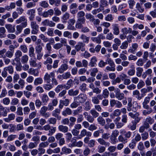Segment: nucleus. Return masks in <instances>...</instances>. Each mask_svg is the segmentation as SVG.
I'll return each instance as SVG.
<instances>
[{
    "mask_svg": "<svg viewBox=\"0 0 156 156\" xmlns=\"http://www.w3.org/2000/svg\"><path fill=\"white\" fill-rule=\"evenodd\" d=\"M128 128L132 130H134L136 129V125L132 121L128 125Z\"/></svg>",
    "mask_w": 156,
    "mask_h": 156,
    "instance_id": "27",
    "label": "nucleus"
},
{
    "mask_svg": "<svg viewBox=\"0 0 156 156\" xmlns=\"http://www.w3.org/2000/svg\"><path fill=\"white\" fill-rule=\"evenodd\" d=\"M109 94V91L107 89H104L103 90L102 95L104 98H108Z\"/></svg>",
    "mask_w": 156,
    "mask_h": 156,
    "instance_id": "45",
    "label": "nucleus"
},
{
    "mask_svg": "<svg viewBox=\"0 0 156 156\" xmlns=\"http://www.w3.org/2000/svg\"><path fill=\"white\" fill-rule=\"evenodd\" d=\"M91 72L90 75L94 77L96 75V74L98 72V70L97 68H94L91 69Z\"/></svg>",
    "mask_w": 156,
    "mask_h": 156,
    "instance_id": "52",
    "label": "nucleus"
},
{
    "mask_svg": "<svg viewBox=\"0 0 156 156\" xmlns=\"http://www.w3.org/2000/svg\"><path fill=\"white\" fill-rule=\"evenodd\" d=\"M85 13L83 11L79 12L77 14V17L78 21H81L82 23H85V19L84 17Z\"/></svg>",
    "mask_w": 156,
    "mask_h": 156,
    "instance_id": "3",
    "label": "nucleus"
},
{
    "mask_svg": "<svg viewBox=\"0 0 156 156\" xmlns=\"http://www.w3.org/2000/svg\"><path fill=\"white\" fill-rule=\"evenodd\" d=\"M138 149L140 151H143L145 147L142 142H140L137 146Z\"/></svg>",
    "mask_w": 156,
    "mask_h": 156,
    "instance_id": "58",
    "label": "nucleus"
},
{
    "mask_svg": "<svg viewBox=\"0 0 156 156\" xmlns=\"http://www.w3.org/2000/svg\"><path fill=\"white\" fill-rule=\"evenodd\" d=\"M132 100L131 99L128 100V103L127 105V110L129 112H130L131 111L135 112L136 111V108L133 107L132 108Z\"/></svg>",
    "mask_w": 156,
    "mask_h": 156,
    "instance_id": "10",
    "label": "nucleus"
},
{
    "mask_svg": "<svg viewBox=\"0 0 156 156\" xmlns=\"http://www.w3.org/2000/svg\"><path fill=\"white\" fill-rule=\"evenodd\" d=\"M30 26L32 29H39V26L36 21H32L30 23Z\"/></svg>",
    "mask_w": 156,
    "mask_h": 156,
    "instance_id": "38",
    "label": "nucleus"
},
{
    "mask_svg": "<svg viewBox=\"0 0 156 156\" xmlns=\"http://www.w3.org/2000/svg\"><path fill=\"white\" fill-rule=\"evenodd\" d=\"M5 27L9 32L14 33L15 31L14 27H12V25L11 24H6Z\"/></svg>",
    "mask_w": 156,
    "mask_h": 156,
    "instance_id": "14",
    "label": "nucleus"
},
{
    "mask_svg": "<svg viewBox=\"0 0 156 156\" xmlns=\"http://www.w3.org/2000/svg\"><path fill=\"white\" fill-rule=\"evenodd\" d=\"M105 147L102 145H99L97 148L98 151L99 153H103L105 151Z\"/></svg>",
    "mask_w": 156,
    "mask_h": 156,
    "instance_id": "32",
    "label": "nucleus"
},
{
    "mask_svg": "<svg viewBox=\"0 0 156 156\" xmlns=\"http://www.w3.org/2000/svg\"><path fill=\"white\" fill-rule=\"evenodd\" d=\"M28 60V57L26 55L23 56L21 58V62L23 64H25L27 63Z\"/></svg>",
    "mask_w": 156,
    "mask_h": 156,
    "instance_id": "36",
    "label": "nucleus"
},
{
    "mask_svg": "<svg viewBox=\"0 0 156 156\" xmlns=\"http://www.w3.org/2000/svg\"><path fill=\"white\" fill-rule=\"evenodd\" d=\"M118 139L119 142H122L124 144L128 142L127 139H126L125 137H124L122 135H120L118 136Z\"/></svg>",
    "mask_w": 156,
    "mask_h": 156,
    "instance_id": "22",
    "label": "nucleus"
},
{
    "mask_svg": "<svg viewBox=\"0 0 156 156\" xmlns=\"http://www.w3.org/2000/svg\"><path fill=\"white\" fill-rule=\"evenodd\" d=\"M136 144V142L132 139L131 142L129 144V146L130 149H133L135 147Z\"/></svg>",
    "mask_w": 156,
    "mask_h": 156,
    "instance_id": "47",
    "label": "nucleus"
},
{
    "mask_svg": "<svg viewBox=\"0 0 156 156\" xmlns=\"http://www.w3.org/2000/svg\"><path fill=\"white\" fill-rule=\"evenodd\" d=\"M43 88L45 90L49 91L52 89L53 87V84L51 83H48L44 84L43 86Z\"/></svg>",
    "mask_w": 156,
    "mask_h": 156,
    "instance_id": "21",
    "label": "nucleus"
},
{
    "mask_svg": "<svg viewBox=\"0 0 156 156\" xmlns=\"http://www.w3.org/2000/svg\"><path fill=\"white\" fill-rule=\"evenodd\" d=\"M36 5V4L32 2H28L26 5V7L27 9H30L34 7Z\"/></svg>",
    "mask_w": 156,
    "mask_h": 156,
    "instance_id": "46",
    "label": "nucleus"
},
{
    "mask_svg": "<svg viewBox=\"0 0 156 156\" xmlns=\"http://www.w3.org/2000/svg\"><path fill=\"white\" fill-rule=\"evenodd\" d=\"M3 103L6 105H8L10 103V100L9 98H5L2 100Z\"/></svg>",
    "mask_w": 156,
    "mask_h": 156,
    "instance_id": "60",
    "label": "nucleus"
},
{
    "mask_svg": "<svg viewBox=\"0 0 156 156\" xmlns=\"http://www.w3.org/2000/svg\"><path fill=\"white\" fill-rule=\"evenodd\" d=\"M62 104H63L66 106H68L69 103V100L68 99H66L64 100H60V101Z\"/></svg>",
    "mask_w": 156,
    "mask_h": 156,
    "instance_id": "50",
    "label": "nucleus"
},
{
    "mask_svg": "<svg viewBox=\"0 0 156 156\" xmlns=\"http://www.w3.org/2000/svg\"><path fill=\"white\" fill-rule=\"evenodd\" d=\"M79 90H74L72 89L69 90L68 94L70 96H75L77 95L79 93Z\"/></svg>",
    "mask_w": 156,
    "mask_h": 156,
    "instance_id": "9",
    "label": "nucleus"
},
{
    "mask_svg": "<svg viewBox=\"0 0 156 156\" xmlns=\"http://www.w3.org/2000/svg\"><path fill=\"white\" fill-rule=\"evenodd\" d=\"M128 41H125L122 43L121 45L120 46V48L122 49H126L128 47Z\"/></svg>",
    "mask_w": 156,
    "mask_h": 156,
    "instance_id": "55",
    "label": "nucleus"
},
{
    "mask_svg": "<svg viewBox=\"0 0 156 156\" xmlns=\"http://www.w3.org/2000/svg\"><path fill=\"white\" fill-rule=\"evenodd\" d=\"M28 72L31 75H33L35 76H38L39 74L38 71L37 70L31 68L29 69Z\"/></svg>",
    "mask_w": 156,
    "mask_h": 156,
    "instance_id": "17",
    "label": "nucleus"
},
{
    "mask_svg": "<svg viewBox=\"0 0 156 156\" xmlns=\"http://www.w3.org/2000/svg\"><path fill=\"white\" fill-rule=\"evenodd\" d=\"M92 101L94 104H98L99 103V101L97 96H94L92 98Z\"/></svg>",
    "mask_w": 156,
    "mask_h": 156,
    "instance_id": "56",
    "label": "nucleus"
},
{
    "mask_svg": "<svg viewBox=\"0 0 156 156\" xmlns=\"http://www.w3.org/2000/svg\"><path fill=\"white\" fill-rule=\"evenodd\" d=\"M72 113L71 110L69 108H66V109L62 112V114L64 116L71 115Z\"/></svg>",
    "mask_w": 156,
    "mask_h": 156,
    "instance_id": "20",
    "label": "nucleus"
},
{
    "mask_svg": "<svg viewBox=\"0 0 156 156\" xmlns=\"http://www.w3.org/2000/svg\"><path fill=\"white\" fill-rule=\"evenodd\" d=\"M58 129L59 131L64 133H67L68 131L67 126L63 125H60L58 126Z\"/></svg>",
    "mask_w": 156,
    "mask_h": 156,
    "instance_id": "13",
    "label": "nucleus"
},
{
    "mask_svg": "<svg viewBox=\"0 0 156 156\" xmlns=\"http://www.w3.org/2000/svg\"><path fill=\"white\" fill-rule=\"evenodd\" d=\"M23 28L24 27L22 25H17L16 26V32L15 34L17 35L21 33L23 30Z\"/></svg>",
    "mask_w": 156,
    "mask_h": 156,
    "instance_id": "25",
    "label": "nucleus"
},
{
    "mask_svg": "<svg viewBox=\"0 0 156 156\" xmlns=\"http://www.w3.org/2000/svg\"><path fill=\"white\" fill-rule=\"evenodd\" d=\"M74 98L80 104L84 103L87 99L86 94L80 93L78 96L75 97Z\"/></svg>",
    "mask_w": 156,
    "mask_h": 156,
    "instance_id": "1",
    "label": "nucleus"
},
{
    "mask_svg": "<svg viewBox=\"0 0 156 156\" xmlns=\"http://www.w3.org/2000/svg\"><path fill=\"white\" fill-rule=\"evenodd\" d=\"M80 104L74 98V101L70 105V107L72 108H76Z\"/></svg>",
    "mask_w": 156,
    "mask_h": 156,
    "instance_id": "29",
    "label": "nucleus"
},
{
    "mask_svg": "<svg viewBox=\"0 0 156 156\" xmlns=\"http://www.w3.org/2000/svg\"><path fill=\"white\" fill-rule=\"evenodd\" d=\"M87 85L85 83H83L80 87L79 89L83 92H85L86 90Z\"/></svg>",
    "mask_w": 156,
    "mask_h": 156,
    "instance_id": "63",
    "label": "nucleus"
},
{
    "mask_svg": "<svg viewBox=\"0 0 156 156\" xmlns=\"http://www.w3.org/2000/svg\"><path fill=\"white\" fill-rule=\"evenodd\" d=\"M72 150L71 149L67 148L66 147H64L62 148V152L61 153V154H70Z\"/></svg>",
    "mask_w": 156,
    "mask_h": 156,
    "instance_id": "16",
    "label": "nucleus"
},
{
    "mask_svg": "<svg viewBox=\"0 0 156 156\" xmlns=\"http://www.w3.org/2000/svg\"><path fill=\"white\" fill-rule=\"evenodd\" d=\"M68 66L67 64H62L58 70L57 72L61 74L63 73L65 71L68 69Z\"/></svg>",
    "mask_w": 156,
    "mask_h": 156,
    "instance_id": "8",
    "label": "nucleus"
},
{
    "mask_svg": "<svg viewBox=\"0 0 156 156\" xmlns=\"http://www.w3.org/2000/svg\"><path fill=\"white\" fill-rule=\"evenodd\" d=\"M34 48L32 46L29 48V54L30 57H34Z\"/></svg>",
    "mask_w": 156,
    "mask_h": 156,
    "instance_id": "43",
    "label": "nucleus"
},
{
    "mask_svg": "<svg viewBox=\"0 0 156 156\" xmlns=\"http://www.w3.org/2000/svg\"><path fill=\"white\" fill-rule=\"evenodd\" d=\"M43 80L42 79L41 77H38L36 78L34 81V84L35 85H37L41 84L42 83Z\"/></svg>",
    "mask_w": 156,
    "mask_h": 156,
    "instance_id": "26",
    "label": "nucleus"
},
{
    "mask_svg": "<svg viewBox=\"0 0 156 156\" xmlns=\"http://www.w3.org/2000/svg\"><path fill=\"white\" fill-rule=\"evenodd\" d=\"M7 115V111L6 108L2 105H0V117L2 116L5 117Z\"/></svg>",
    "mask_w": 156,
    "mask_h": 156,
    "instance_id": "7",
    "label": "nucleus"
},
{
    "mask_svg": "<svg viewBox=\"0 0 156 156\" xmlns=\"http://www.w3.org/2000/svg\"><path fill=\"white\" fill-rule=\"evenodd\" d=\"M53 30L54 29L52 28H48L46 33L47 35L49 36H53L54 35Z\"/></svg>",
    "mask_w": 156,
    "mask_h": 156,
    "instance_id": "44",
    "label": "nucleus"
},
{
    "mask_svg": "<svg viewBox=\"0 0 156 156\" xmlns=\"http://www.w3.org/2000/svg\"><path fill=\"white\" fill-rule=\"evenodd\" d=\"M128 2L129 8L131 9H133V7L136 3L135 1L134 0H129Z\"/></svg>",
    "mask_w": 156,
    "mask_h": 156,
    "instance_id": "48",
    "label": "nucleus"
},
{
    "mask_svg": "<svg viewBox=\"0 0 156 156\" xmlns=\"http://www.w3.org/2000/svg\"><path fill=\"white\" fill-rule=\"evenodd\" d=\"M49 99V98L47 94H43L41 98L42 102L43 103H47Z\"/></svg>",
    "mask_w": 156,
    "mask_h": 156,
    "instance_id": "42",
    "label": "nucleus"
},
{
    "mask_svg": "<svg viewBox=\"0 0 156 156\" xmlns=\"http://www.w3.org/2000/svg\"><path fill=\"white\" fill-rule=\"evenodd\" d=\"M40 5L42 7L45 8L48 7L49 4L46 1H43L40 2Z\"/></svg>",
    "mask_w": 156,
    "mask_h": 156,
    "instance_id": "54",
    "label": "nucleus"
},
{
    "mask_svg": "<svg viewBox=\"0 0 156 156\" xmlns=\"http://www.w3.org/2000/svg\"><path fill=\"white\" fill-rule=\"evenodd\" d=\"M113 19L112 15L111 14L108 15L105 18V20L107 21H111Z\"/></svg>",
    "mask_w": 156,
    "mask_h": 156,
    "instance_id": "64",
    "label": "nucleus"
},
{
    "mask_svg": "<svg viewBox=\"0 0 156 156\" xmlns=\"http://www.w3.org/2000/svg\"><path fill=\"white\" fill-rule=\"evenodd\" d=\"M97 62V58L95 56H94L91 58L89 65L91 67H94L96 65Z\"/></svg>",
    "mask_w": 156,
    "mask_h": 156,
    "instance_id": "11",
    "label": "nucleus"
},
{
    "mask_svg": "<svg viewBox=\"0 0 156 156\" xmlns=\"http://www.w3.org/2000/svg\"><path fill=\"white\" fill-rule=\"evenodd\" d=\"M61 110L58 108L56 109L52 113V115L54 117L57 116L60 113Z\"/></svg>",
    "mask_w": 156,
    "mask_h": 156,
    "instance_id": "53",
    "label": "nucleus"
},
{
    "mask_svg": "<svg viewBox=\"0 0 156 156\" xmlns=\"http://www.w3.org/2000/svg\"><path fill=\"white\" fill-rule=\"evenodd\" d=\"M98 124L102 126H105V119L101 116H99L97 119Z\"/></svg>",
    "mask_w": 156,
    "mask_h": 156,
    "instance_id": "18",
    "label": "nucleus"
},
{
    "mask_svg": "<svg viewBox=\"0 0 156 156\" xmlns=\"http://www.w3.org/2000/svg\"><path fill=\"white\" fill-rule=\"evenodd\" d=\"M145 121L150 124H152L154 122V119L150 116H148L145 119Z\"/></svg>",
    "mask_w": 156,
    "mask_h": 156,
    "instance_id": "59",
    "label": "nucleus"
},
{
    "mask_svg": "<svg viewBox=\"0 0 156 156\" xmlns=\"http://www.w3.org/2000/svg\"><path fill=\"white\" fill-rule=\"evenodd\" d=\"M35 10L32 9L28 10L27 12V14L29 16V19L30 21H33L35 18Z\"/></svg>",
    "mask_w": 156,
    "mask_h": 156,
    "instance_id": "5",
    "label": "nucleus"
},
{
    "mask_svg": "<svg viewBox=\"0 0 156 156\" xmlns=\"http://www.w3.org/2000/svg\"><path fill=\"white\" fill-rule=\"evenodd\" d=\"M80 38L83 41V43H88L89 42V38L83 34H82L80 37Z\"/></svg>",
    "mask_w": 156,
    "mask_h": 156,
    "instance_id": "23",
    "label": "nucleus"
},
{
    "mask_svg": "<svg viewBox=\"0 0 156 156\" xmlns=\"http://www.w3.org/2000/svg\"><path fill=\"white\" fill-rule=\"evenodd\" d=\"M7 94V91L5 88H3L1 91L0 94V98H2L5 97Z\"/></svg>",
    "mask_w": 156,
    "mask_h": 156,
    "instance_id": "40",
    "label": "nucleus"
},
{
    "mask_svg": "<svg viewBox=\"0 0 156 156\" xmlns=\"http://www.w3.org/2000/svg\"><path fill=\"white\" fill-rule=\"evenodd\" d=\"M73 80L70 79L69 80L66 84L67 86L64 85V88H65L66 89H69L73 85Z\"/></svg>",
    "mask_w": 156,
    "mask_h": 156,
    "instance_id": "24",
    "label": "nucleus"
},
{
    "mask_svg": "<svg viewBox=\"0 0 156 156\" xmlns=\"http://www.w3.org/2000/svg\"><path fill=\"white\" fill-rule=\"evenodd\" d=\"M106 62L107 64H108L110 66L115 67V64L111 58H107Z\"/></svg>",
    "mask_w": 156,
    "mask_h": 156,
    "instance_id": "41",
    "label": "nucleus"
},
{
    "mask_svg": "<svg viewBox=\"0 0 156 156\" xmlns=\"http://www.w3.org/2000/svg\"><path fill=\"white\" fill-rule=\"evenodd\" d=\"M90 109L91 106L90 102L89 101L86 102L85 103L84 110L86 111H88L90 110Z\"/></svg>",
    "mask_w": 156,
    "mask_h": 156,
    "instance_id": "49",
    "label": "nucleus"
},
{
    "mask_svg": "<svg viewBox=\"0 0 156 156\" xmlns=\"http://www.w3.org/2000/svg\"><path fill=\"white\" fill-rule=\"evenodd\" d=\"M48 122L49 124L54 125L56 123L57 119L55 118L51 117L48 119Z\"/></svg>",
    "mask_w": 156,
    "mask_h": 156,
    "instance_id": "34",
    "label": "nucleus"
},
{
    "mask_svg": "<svg viewBox=\"0 0 156 156\" xmlns=\"http://www.w3.org/2000/svg\"><path fill=\"white\" fill-rule=\"evenodd\" d=\"M38 143L36 142H30L28 145V147L30 149L36 148L37 146Z\"/></svg>",
    "mask_w": 156,
    "mask_h": 156,
    "instance_id": "39",
    "label": "nucleus"
},
{
    "mask_svg": "<svg viewBox=\"0 0 156 156\" xmlns=\"http://www.w3.org/2000/svg\"><path fill=\"white\" fill-rule=\"evenodd\" d=\"M122 33L127 35L128 33H131V28L129 27L128 29L126 27H125L122 29Z\"/></svg>",
    "mask_w": 156,
    "mask_h": 156,
    "instance_id": "31",
    "label": "nucleus"
},
{
    "mask_svg": "<svg viewBox=\"0 0 156 156\" xmlns=\"http://www.w3.org/2000/svg\"><path fill=\"white\" fill-rule=\"evenodd\" d=\"M48 110L47 107L43 106L41 108L40 111V114L41 115L46 112Z\"/></svg>",
    "mask_w": 156,
    "mask_h": 156,
    "instance_id": "62",
    "label": "nucleus"
},
{
    "mask_svg": "<svg viewBox=\"0 0 156 156\" xmlns=\"http://www.w3.org/2000/svg\"><path fill=\"white\" fill-rule=\"evenodd\" d=\"M136 75L139 77L141 76L143 71V69L140 67H137L136 69Z\"/></svg>",
    "mask_w": 156,
    "mask_h": 156,
    "instance_id": "33",
    "label": "nucleus"
},
{
    "mask_svg": "<svg viewBox=\"0 0 156 156\" xmlns=\"http://www.w3.org/2000/svg\"><path fill=\"white\" fill-rule=\"evenodd\" d=\"M90 113L94 118H96L98 117L99 115V114L94 109L91 110L90 111Z\"/></svg>",
    "mask_w": 156,
    "mask_h": 156,
    "instance_id": "28",
    "label": "nucleus"
},
{
    "mask_svg": "<svg viewBox=\"0 0 156 156\" xmlns=\"http://www.w3.org/2000/svg\"><path fill=\"white\" fill-rule=\"evenodd\" d=\"M115 67L109 66H107L105 69V71H115Z\"/></svg>",
    "mask_w": 156,
    "mask_h": 156,
    "instance_id": "57",
    "label": "nucleus"
},
{
    "mask_svg": "<svg viewBox=\"0 0 156 156\" xmlns=\"http://www.w3.org/2000/svg\"><path fill=\"white\" fill-rule=\"evenodd\" d=\"M152 112V109H147L144 110L142 112L143 114L144 115L146 116L147 115L151 114Z\"/></svg>",
    "mask_w": 156,
    "mask_h": 156,
    "instance_id": "61",
    "label": "nucleus"
},
{
    "mask_svg": "<svg viewBox=\"0 0 156 156\" xmlns=\"http://www.w3.org/2000/svg\"><path fill=\"white\" fill-rule=\"evenodd\" d=\"M16 23L19 24L21 23L23 27H26L27 25V20L24 16H21L16 20Z\"/></svg>",
    "mask_w": 156,
    "mask_h": 156,
    "instance_id": "2",
    "label": "nucleus"
},
{
    "mask_svg": "<svg viewBox=\"0 0 156 156\" xmlns=\"http://www.w3.org/2000/svg\"><path fill=\"white\" fill-rule=\"evenodd\" d=\"M15 118V115L13 113L9 114L7 118H5L3 119L4 121L7 122H9L13 120Z\"/></svg>",
    "mask_w": 156,
    "mask_h": 156,
    "instance_id": "12",
    "label": "nucleus"
},
{
    "mask_svg": "<svg viewBox=\"0 0 156 156\" xmlns=\"http://www.w3.org/2000/svg\"><path fill=\"white\" fill-rule=\"evenodd\" d=\"M141 135L142 140H147L149 136V135L148 133L146 131L142 133L141 134Z\"/></svg>",
    "mask_w": 156,
    "mask_h": 156,
    "instance_id": "51",
    "label": "nucleus"
},
{
    "mask_svg": "<svg viewBox=\"0 0 156 156\" xmlns=\"http://www.w3.org/2000/svg\"><path fill=\"white\" fill-rule=\"evenodd\" d=\"M112 29L113 30V34L115 35H118L119 33V29L118 26L116 24L112 25Z\"/></svg>",
    "mask_w": 156,
    "mask_h": 156,
    "instance_id": "15",
    "label": "nucleus"
},
{
    "mask_svg": "<svg viewBox=\"0 0 156 156\" xmlns=\"http://www.w3.org/2000/svg\"><path fill=\"white\" fill-rule=\"evenodd\" d=\"M85 44L82 42H79L78 43L75 47V48L76 50L78 51L81 50L82 51H85Z\"/></svg>",
    "mask_w": 156,
    "mask_h": 156,
    "instance_id": "4",
    "label": "nucleus"
},
{
    "mask_svg": "<svg viewBox=\"0 0 156 156\" xmlns=\"http://www.w3.org/2000/svg\"><path fill=\"white\" fill-rule=\"evenodd\" d=\"M139 113L138 112H136V116H135V118L134 119L135 120L132 121L133 123H134L136 125L139 122L140 120V118L139 117Z\"/></svg>",
    "mask_w": 156,
    "mask_h": 156,
    "instance_id": "37",
    "label": "nucleus"
},
{
    "mask_svg": "<svg viewBox=\"0 0 156 156\" xmlns=\"http://www.w3.org/2000/svg\"><path fill=\"white\" fill-rule=\"evenodd\" d=\"M115 97L119 100H121L124 98V95L123 93H121L119 89L115 92Z\"/></svg>",
    "mask_w": 156,
    "mask_h": 156,
    "instance_id": "6",
    "label": "nucleus"
},
{
    "mask_svg": "<svg viewBox=\"0 0 156 156\" xmlns=\"http://www.w3.org/2000/svg\"><path fill=\"white\" fill-rule=\"evenodd\" d=\"M100 7L102 8V9H104V7L108 5V2L106 0H100Z\"/></svg>",
    "mask_w": 156,
    "mask_h": 156,
    "instance_id": "19",
    "label": "nucleus"
},
{
    "mask_svg": "<svg viewBox=\"0 0 156 156\" xmlns=\"http://www.w3.org/2000/svg\"><path fill=\"white\" fill-rule=\"evenodd\" d=\"M7 71H8L9 73L10 74H12L14 72V68L11 65H9L5 67Z\"/></svg>",
    "mask_w": 156,
    "mask_h": 156,
    "instance_id": "35",
    "label": "nucleus"
},
{
    "mask_svg": "<svg viewBox=\"0 0 156 156\" xmlns=\"http://www.w3.org/2000/svg\"><path fill=\"white\" fill-rule=\"evenodd\" d=\"M44 79V81L48 83H49L51 82V79L50 77L49 76V74L48 73H46L45 75Z\"/></svg>",
    "mask_w": 156,
    "mask_h": 156,
    "instance_id": "30",
    "label": "nucleus"
}]
</instances>
